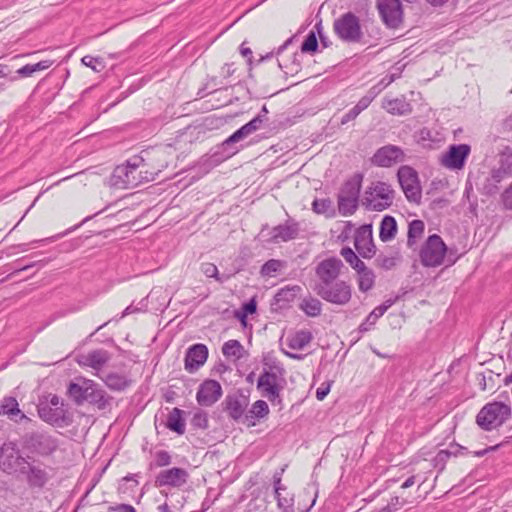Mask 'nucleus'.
Masks as SVG:
<instances>
[{
    "label": "nucleus",
    "mask_w": 512,
    "mask_h": 512,
    "mask_svg": "<svg viewBox=\"0 0 512 512\" xmlns=\"http://www.w3.org/2000/svg\"><path fill=\"white\" fill-rule=\"evenodd\" d=\"M340 254L346 260V262L349 263L350 266L357 272L367 267L350 247H343L340 251Z\"/></svg>",
    "instance_id": "79ce46f5"
},
{
    "label": "nucleus",
    "mask_w": 512,
    "mask_h": 512,
    "mask_svg": "<svg viewBox=\"0 0 512 512\" xmlns=\"http://www.w3.org/2000/svg\"><path fill=\"white\" fill-rule=\"evenodd\" d=\"M397 300L398 297L389 298L385 300L381 305L377 306L379 312H382L384 314L392 305L395 304Z\"/></svg>",
    "instance_id": "e2e57ef3"
},
{
    "label": "nucleus",
    "mask_w": 512,
    "mask_h": 512,
    "mask_svg": "<svg viewBox=\"0 0 512 512\" xmlns=\"http://www.w3.org/2000/svg\"><path fill=\"white\" fill-rule=\"evenodd\" d=\"M208 358V348L204 344H194L185 355V369L193 373L204 365Z\"/></svg>",
    "instance_id": "5701e85b"
},
{
    "label": "nucleus",
    "mask_w": 512,
    "mask_h": 512,
    "mask_svg": "<svg viewBox=\"0 0 512 512\" xmlns=\"http://www.w3.org/2000/svg\"><path fill=\"white\" fill-rule=\"evenodd\" d=\"M285 268V261L270 259L262 265L260 273L263 277L271 278L278 276Z\"/></svg>",
    "instance_id": "c9c22d12"
},
{
    "label": "nucleus",
    "mask_w": 512,
    "mask_h": 512,
    "mask_svg": "<svg viewBox=\"0 0 512 512\" xmlns=\"http://www.w3.org/2000/svg\"><path fill=\"white\" fill-rule=\"evenodd\" d=\"M334 31L346 42H358L362 38L359 18L352 12H347L335 20Z\"/></svg>",
    "instance_id": "9b49d317"
},
{
    "label": "nucleus",
    "mask_w": 512,
    "mask_h": 512,
    "mask_svg": "<svg viewBox=\"0 0 512 512\" xmlns=\"http://www.w3.org/2000/svg\"><path fill=\"white\" fill-rule=\"evenodd\" d=\"M171 456L165 450H160L155 453V465L157 467H165L171 464Z\"/></svg>",
    "instance_id": "603ef678"
},
{
    "label": "nucleus",
    "mask_w": 512,
    "mask_h": 512,
    "mask_svg": "<svg viewBox=\"0 0 512 512\" xmlns=\"http://www.w3.org/2000/svg\"><path fill=\"white\" fill-rule=\"evenodd\" d=\"M377 8L388 27L396 28L402 22L403 11L400 0H377Z\"/></svg>",
    "instance_id": "dca6fc26"
},
{
    "label": "nucleus",
    "mask_w": 512,
    "mask_h": 512,
    "mask_svg": "<svg viewBox=\"0 0 512 512\" xmlns=\"http://www.w3.org/2000/svg\"><path fill=\"white\" fill-rule=\"evenodd\" d=\"M344 264L337 257H329L320 261L315 267V275L318 279L315 286H325L338 280Z\"/></svg>",
    "instance_id": "f8f14e48"
},
{
    "label": "nucleus",
    "mask_w": 512,
    "mask_h": 512,
    "mask_svg": "<svg viewBox=\"0 0 512 512\" xmlns=\"http://www.w3.org/2000/svg\"><path fill=\"white\" fill-rule=\"evenodd\" d=\"M201 271L207 277H213V278L217 279L218 281H220V278L218 276V268L213 263H203L201 265Z\"/></svg>",
    "instance_id": "5fc2aeb1"
},
{
    "label": "nucleus",
    "mask_w": 512,
    "mask_h": 512,
    "mask_svg": "<svg viewBox=\"0 0 512 512\" xmlns=\"http://www.w3.org/2000/svg\"><path fill=\"white\" fill-rule=\"evenodd\" d=\"M19 474L25 477L27 484L32 488H43L50 479L47 469L35 461L26 460Z\"/></svg>",
    "instance_id": "2eb2a0df"
},
{
    "label": "nucleus",
    "mask_w": 512,
    "mask_h": 512,
    "mask_svg": "<svg viewBox=\"0 0 512 512\" xmlns=\"http://www.w3.org/2000/svg\"><path fill=\"white\" fill-rule=\"evenodd\" d=\"M312 210L317 214L332 212V201L328 198L315 199L312 202Z\"/></svg>",
    "instance_id": "49530a36"
},
{
    "label": "nucleus",
    "mask_w": 512,
    "mask_h": 512,
    "mask_svg": "<svg viewBox=\"0 0 512 512\" xmlns=\"http://www.w3.org/2000/svg\"><path fill=\"white\" fill-rule=\"evenodd\" d=\"M314 291L323 300L340 306L348 304L352 298V286L343 280H336L325 286H315Z\"/></svg>",
    "instance_id": "423d86ee"
},
{
    "label": "nucleus",
    "mask_w": 512,
    "mask_h": 512,
    "mask_svg": "<svg viewBox=\"0 0 512 512\" xmlns=\"http://www.w3.org/2000/svg\"><path fill=\"white\" fill-rule=\"evenodd\" d=\"M511 406L503 402L487 403L478 412L476 423L485 430L491 431L503 425L511 416Z\"/></svg>",
    "instance_id": "20e7f679"
},
{
    "label": "nucleus",
    "mask_w": 512,
    "mask_h": 512,
    "mask_svg": "<svg viewBox=\"0 0 512 512\" xmlns=\"http://www.w3.org/2000/svg\"><path fill=\"white\" fill-rule=\"evenodd\" d=\"M17 74L21 77H30L34 74L32 64H26L17 70Z\"/></svg>",
    "instance_id": "680f3d73"
},
{
    "label": "nucleus",
    "mask_w": 512,
    "mask_h": 512,
    "mask_svg": "<svg viewBox=\"0 0 512 512\" xmlns=\"http://www.w3.org/2000/svg\"><path fill=\"white\" fill-rule=\"evenodd\" d=\"M243 346L238 340H228L222 346V353L227 358L239 359L242 356Z\"/></svg>",
    "instance_id": "a19ab883"
},
{
    "label": "nucleus",
    "mask_w": 512,
    "mask_h": 512,
    "mask_svg": "<svg viewBox=\"0 0 512 512\" xmlns=\"http://www.w3.org/2000/svg\"><path fill=\"white\" fill-rule=\"evenodd\" d=\"M361 183L362 175L357 174L347 180L341 187L337 202L338 211L342 216H351L356 212L359 203Z\"/></svg>",
    "instance_id": "39448f33"
},
{
    "label": "nucleus",
    "mask_w": 512,
    "mask_h": 512,
    "mask_svg": "<svg viewBox=\"0 0 512 512\" xmlns=\"http://www.w3.org/2000/svg\"><path fill=\"white\" fill-rule=\"evenodd\" d=\"M38 413L41 419L48 423H57L63 420L66 414L64 404L57 395H50L46 402H40Z\"/></svg>",
    "instance_id": "4468645a"
},
{
    "label": "nucleus",
    "mask_w": 512,
    "mask_h": 512,
    "mask_svg": "<svg viewBox=\"0 0 512 512\" xmlns=\"http://www.w3.org/2000/svg\"><path fill=\"white\" fill-rule=\"evenodd\" d=\"M354 245L363 258H372L375 255L376 248L373 243L372 226L370 224L362 225L356 229Z\"/></svg>",
    "instance_id": "6ab92c4d"
},
{
    "label": "nucleus",
    "mask_w": 512,
    "mask_h": 512,
    "mask_svg": "<svg viewBox=\"0 0 512 512\" xmlns=\"http://www.w3.org/2000/svg\"><path fill=\"white\" fill-rule=\"evenodd\" d=\"M451 456H456V452L448 449L440 450L433 458L434 467L439 471H442L445 468L446 462Z\"/></svg>",
    "instance_id": "c03bdc74"
},
{
    "label": "nucleus",
    "mask_w": 512,
    "mask_h": 512,
    "mask_svg": "<svg viewBox=\"0 0 512 512\" xmlns=\"http://www.w3.org/2000/svg\"><path fill=\"white\" fill-rule=\"evenodd\" d=\"M142 310H143L142 308H138V307L134 306L133 304H131L128 307H126L125 310L122 312L121 318H123L127 315H130V314L142 311Z\"/></svg>",
    "instance_id": "774afa93"
},
{
    "label": "nucleus",
    "mask_w": 512,
    "mask_h": 512,
    "mask_svg": "<svg viewBox=\"0 0 512 512\" xmlns=\"http://www.w3.org/2000/svg\"><path fill=\"white\" fill-rule=\"evenodd\" d=\"M110 509L118 512H136L135 508L129 504H120L116 507H111Z\"/></svg>",
    "instance_id": "0e129e2a"
},
{
    "label": "nucleus",
    "mask_w": 512,
    "mask_h": 512,
    "mask_svg": "<svg viewBox=\"0 0 512 512\" xmlns=\"http://www.w3.org/2000/svg\"><path fill=\"white\" fill-rule=\"evenodd\" d=\"M405 159L404 151L396 145H386L379 148L372 157L373 164L379 167H391Z\"/></svg>",
    "instance_id": "a211bd4d"
},
{
    "label": "nucleus",
    "mask_w": 512,
    "mask_h": 512,
    "mask_svg": "<svg viewBox=\"0 0 512 512\" xmlns=\"http://www.w3.org/2000/svg\"><path fill=\"white\" fill-rule=\"evenodd\" d=\"M394 81V77L391 75V76H387L385 77L384 79L381 80V82L372 87L369 92L363 96L358 102L357 104L354 106L358 111L362 112L363 110H365L366 108H368V106L371 104V102L373 101V99L376 97V95L381 91L382 88L386 87L387 85H389L390 83H392Z\"/></svg>",
    "instance_id": "c85d7f7f"
},
{
    "label": "nucleus",
    "mask_w": 512,
    "mask_h": 512,
    "mask_svg": "<svg viewBox=\"0 0 512 512\" xmlns=\"http://www.w3.org/2000/svg\"><path fill=\"white\" fill-rule=\"evenodd\" d=\"M499 171H501L506 176H510L512 174V147L506 146L501 153L499 154L498 161Z\"/></svg>",
    "instance_id": "4c0bfd02"
},
{
    "label": "nucleus",
    "mask_w": 512,
    "mask_h": 512,
    "mask_svg": "<svg viewBox=\"0 0 512 512\" xmlns=\"http://www.w3.org/2000/svg\"><path fill=\"white\" fill-rule=\"evenodd\" d=\"M287 385L286 370L274 353H266L262 358V371L258 376V391L273 406L282 408L281 393Z\"/></svg>",
    "instance_id": "f257e3e1"
},
{
    "label": "nucleus",
    "mask_w": 512,
    "mask_h": 512,
    "mask_svg": "<svg viewBox=\"0 0 512 512\" xmlns=\"http://www.w3.org/2000/svg\"><path fill=\"white\" fill-rule=\"evenodd\" d=\"M394 198L395 191L390 184L374 181L365 190L362 204L367 210L383 211L393 204Z\"/></svg>",
    "instance_id": "f03ea898"
},
{
    "label": "nucleus",
    "mask_w": 512,
    "mask_h": 512,
    "mask_svg": "<svg viewBox=\"0 0 512 512\" xmlns=\"http://www.w3.org/2000/svg\"><path fill=\"white\" fill-rule=\"evenodd\" d=\"M81 62L95 72H101L105 68V63L100 57L86 55L81 59Z\"/></svg>",
    "instance_id": "de8ad7c7"
},
{
    "label": "nucleus",
    "mask_w": 512,
    "mask_h": 512,
    "mask_svg": "<svg viewBox=\"0 0 512 512\" xmlns=\"http://www.w3.org/2000/svg\"><path fill=\"white\" fill-rule=\"evenodd\" d=\"M26 460L16 442L6 441L0 446V470L4 473L19 474Z\"/></svg>",
    "instance_id": "0eeeda50"
},
{
    "label": "nucleus",
    "mask_w": 512,
    "mask_h": 512,
    "mask_svg": "<svg viewBox=\"0 0 512 512\" xmlns=\"http://www.w3.org/2000/svg\"><path fill=\"white\" fill-rule=\"evenodd\" d=\"M189 473L184 468L172 467L162 470L155 478L156 487L180 488L188 481Z\"/></svg>",
    "instance_id": "f3484780"
},
{
    "label": "nucleus",
    "mask_w": 512,
    "mask_h": 512,
    "mask_svg": "<svg viewBox=\"0 0 512 512\" xmlns=\"http://www.w3.org/2000/svg\"><path fill=\"white\" fill-rule=\"evenodd\" d=\"M361 112L358 111L355 107L350 109L341 119V124H346L352 120H354Z\"/></svg>",
    "instance_id": "13d9d810"
},
{
    "label": "nucleus",
    "mask_w": 512,
    "mask_h": 512,
    "mask_svg": "<svg viewBox=\"0 0 512 512\" xmlns=\"http://www.w3.org/2000/svg\"><path fill=\"white\" fill-rule=\"evenodd\" d=\"M222 395V388L216 380L204 381L196 395V399L201 406L213 405Z\"/></svg>",
    "instance_id": "412c9836"
},
{
    "label": "nucleus",
    "mask_w": 512,
    "mask_h": 512,
    "mask_svg": "<svg viewBox=\"0 0 512 512\" xmlns=\"http://www.w3.org/2000/svg\"><path fill=\"white\" fill-rule=\"evenodd\" d=\"M397 232V223L394 217L386 215L380 223L379 237L381 241L388 242L394 239Z\"/></svg>",
    "instance_id": "72a5a7b5"
},
{
    "label": "nucleus",
    "mask_w": 512,
    "mask_h": 512,
    "mask_svg": "<svg viewBox=\"0 0 512 512\" xmlns=\"http://www.w3.org/2000/svg\"><path fill=\"white\" fill-rule=\"evenodd\" d=\"M470 154V146L467 144L452 145L448 151L443 154L441 163L443 166L453 170H459L464 167L465 161Z\"/></svg>",
    "instance_id": "aec40b11"
},
{
    "label": "nucleus",
    "mask_w": 512,
    "mask_h": 512,
    "mask_svg": "<svg viewBox=\"0 0 512 512\" xmlns=\"http://www.w3.org/2000/svg\"><path fill=\"white\" fill-rule=\"evenodd\" d=\"M507 176L503 174L498 169L494 168L491 170L490 174L485 178L482 184V193L488 196L494 195L499 190V184L506 178Z\"/></svg>",
    "instance_id": "cd10ccee"
},
{
    "label": "nucleus",
    "mask_w": 512,
    "mask_h": 512,
    "mask_svg": "<svg viewBox=\"0 0 512 512\" xmlns=\"http://www.w3.org/2000/svg\"><path fill=\"white\" fill-rule=\"evenodd\" d=\"M283 469L273 475L274 490L273 499L277 501L276 505L281 512H294L293 498L286 492V487L281 484Z\"/></svg>",
    "instance_id": "4be33fe9"
},
{
    "label": "nucleus",
    "mask_w": 512,
    "mask_h": 512,
    "mask_svg": "<svg viewBox=\"0 0 512 512\" xmlns=\"http://www.w3.org/2000/svg\"><path fill=\"white\" fill-rule=\"evenodd\" d=\"M329 391H330V386H329V385H328V386H326V387H323V386L319 387V388L316 390V398H317L318 400H320V401H321V400H323V399L327 396V394L329 393Z\"/></svg>",
    "instance_id": "338daca9"
},
{
    "label": "nucleus",
    "mask_w": 512,
    "mask_h": 512,
    "mask_svg": "<svg viewBox=\"0 0 512 512\" xmlns=\"http://www.w3.org/2000/svg\"><path fill=\"white\" fill-rule=\"evenodd\" d=\"M299 233V224L294 220H287L272 229L270 240L279 243L293 240Z\"/></svg>",
    "instance_id": "a878e982"
},
{
    "label": "nucleus",
    "mask_w": 512,
    "mask_h": 512,
    "mask_svg": "<svg viewBox=\"0 0 512 512\" xmlns=\"http://www.w3.org/2000/svg\"><path fill=\"white\" fill-rule=\"evenodd\" d=\"M299 308L309 317H317L322 312V303L313 296H306L302 299Z\"/></svg>",
    "instance_id": "f704fd0d"
},
{
    "label": "nucleus",
    "mask_w": 512,
    "mask_h": 512,
    "mask_svg": "<svg viewBox=\"0 0 512 512\" xmlns=\"http://www.w3.org/2000/svg\"><path fill=\"white\" fill-rule=\"evenodd\" d=\"M24 446L40 456H50L59 447L58 439L46 432H31L23 437Z\"/></svg>",
    "instance_id": "6e6552de"
},
{
    "label": "nucleus",
    "mask_w": 512,
    "mask_h": 512,
    "mask_svg": "<svg viewBox=\"0 0 512 512\" xmlns=\"http://www.w3.org/2000/svg\"><path fill=\"white\" fill-rule=\"evenodd\" d=\"M447 247L440 236L428 237L420 251L421 263L426 267H436L444 262Z\"/></svg>",
    "instance_id": "1a4fd4ad"
},
{
    "label": "nucleus",
    "mask_w": 512,
    "mask_h": 512,
    "mask_svg": "<svg viewBox=\"0 0 512 512\" xmlns=\"http://www.w3.org/2000/svg\"><path fill=\"white\" fill-rule=\"evenodd\" d=\"M313 339L309 330H299L287 338V346L293 350L304 349Z\"/></svg>",
    "instance_id": "c756f323"
},
{
    "label": "nucleus",
    "mask_w": 512,
    "mask_h": 512,
    "mask_svg": "<svg viewBox=\"0 0 512 512\" xmlns=\"http://www.w3.org/2000/svg\"><path fill=\"white\" fill-rule=\"evenodd\" d=\"M358 274V288L361 292L371 290L375 284V274L368 267L363 268L357 272Z\"/></svg>",
    "instance_id": "e433bc0d"
},
{
    "label": "nucleus",
    "mask_w": 512,
    "mask_h": 512,
    "mask_svg": "<svg viewBox=\"0 0 512 512\" xmlns=\"http://www.w3.org/2000/svg\"><path fill=\"white\" fill-rule=\"evenodd\" d=\"M244 409L245 405L240 399L230 397L227 399V410L232 418H240L244 412Z\"/></svg>",
    "instance_id": "37998d69"
},
{
    "label": "nucleus",
    "mask_w": 512,
    "mask_h": 512,
    "mask_svg": "<svg viewBox=\"0 0 512 512\" xmlns=\"http://www.w3.org/2000/svg\"><path fill=\"white\" fill-rule=\"evenodd\" d=\"M317 47H318V42H317L316 35L313 31H311L307 35L304 42L302 43L301 51L302 52H314V51H316Z\"/></svg>",
    "instance_id": "3c124183"
},
{
    "label": "nucleus",
    "mask_w": 512,
    "mask_h": 512,
    "mask_svg": "<svg viewBox=\"0 0 512 512\" xmlns=\"http://www.w3.org/2000/svg\"><path fill=\"white\" fill-rule=\"evenodd\" d=\"M424 222L422 220H413L409 223L408 226V246H413L416 241L421 238L424 233Z\"/></svg>",
    "instance_id": "ea45409f"
},
{
    "label": "nucleus",
    "mask_w": 512,
    "mask_h": 512,
    "mask_svg": "<svg viewBox=\"0 0 512 512\" xmlns=\"http://www.w3.org/2000/svg\"><path fill=\"white\" fill-rule=\"evenodd\" d=\"M87 401L97 405L100 409L105 408L108 403L105 391L101 389L94 381L93 386L90 388L89 399Z\"/></svg>",
    "instance_id": "58836bf2"
},
{
    "label": "nucleus",
    "mask_w": 512,
    "mask_h": 512,
    "mask_svg": "<svg viewBox=\"0 0 512 512\" xmlns=\"http://www.w3.org/2000/svg\"><path fill=\"white\" fill-rule=\"evenodd\" d=\"M399 185L409 202L419 203L422 198L418 173L410 166H401L397 172Z\"/></svg>",
    "instance_id": "9d476101"
},
{
    "label": "nucleus",
    "mask_w": 512,
    "mask_h": 512,
    "mask_svg": "<svg viewBox=\"0 0 512 512\" xmlns=\"http://www.w3.org/2000/svg\"><path fill=\"white\" fill-rule=\"evenodd\" d=\"M99 378H101L107 387L111 390H124L130 384V380L126 375L116 372L101 375Z\"/></svg>",
    "instance_id": "2f4dec72"
},
{
    "label": "nucleus",
    "mask_w": 512,
    "mask_h": 512,
    "mask_svg": "<svg viewBox=\"0 0 512 512\" xmlns=\"http://www.w3.org/2000/svg\"><path fill=\"white\" fill-rule=\"evenodd\" d=\"M143 159L134 157L126 162L125 165L117 166L113 177L121 181L126 188L135 187L140 183V171H138Z\"/></svg>",
    "instance_id": "ddd939ff"
},
{
    "label": "nucleus",
    "mask_w": 512,
    "mask_h": 512,
    "mask_svg": "<svg viewBox=\"0 0 512 512\" xmlns=\"http://www.w3.org/2000/svg\"><path fill=\"white\" fill-rule=\"evenodd\" d=\"M354 225L351 221L343 222V229L341 230L340 238L344 241L349 238L350 233L352 232Z\"/></svg>",
    "instance_id": "4d7b16f0"
},
{
    "label": "nucleus",
    "mask_w": 512,
    "mask_h": 512,
    "mask_svg": "<svg viewBox=\"0 0 512 512\" xmlns=\"http://www.w3.org/2000/svg\"><path fill=\"white\" fill-rule=\"evenodd\" d=\"M382 312H379L378 308H374L373 311L366 317L364 322H362L359 326V332L364 333L369 331L377 322V320L383 316Z\"/></svg>",
    "instance_id": "a18cd8bd"
},
{
    "label": "nucleus",
    "mask_w": 512,
    "mask_h": 512,
    "mask_svg": "<svg viewBox=\"0 0 512 512\" xmlns=\"http://www.w3.org/2000/svg\"><path fill=\"white\" fill-rule=\"evenodd\" d=\"M110 360V354L103 349L90 351L86 355H82L77 360L78 364L83 367H90L96 371L95 375L100 377L101 369Z\"/></svg>",
    "instance_id": "b1692460"
},
{
    "label": "nucleus",
    "mask_w": 512,
    "mask_h": 512,
    "mask_svg": "<svg viewBox=\"0 0 512 512\" xmlns=\"http://www.w3.org/2000/svg\"><path fill=\"white\" fill-rule=\"evenodd\" d=\"M166 427L179 435L185 433V420L183 411L179 408H173L167 417Z\"/></svg>",
    "instance_id": "473e14b6"
},
{
    "label": "nucleus",
    "mask_w": 512,
    "mask_h": 512,
    "mask_svg": "<svg viewBox=\"0 0 512 512\" xmlns=\"http://www.w3.org/2000/svg\"><path fill=\"white\" fill-rule=\"evenodd\" d=\"M0 415L8 416L12 420H16V417L19 416L20 419L26 418L25 414H23L19 409V404L14 397H4L0 402Z\"/></svg>",
    "instance_id": "7c9ffc66"
},
{
    "label": "nucleus",
    "mask_w": 512,
    "mask_h": 512,
    "mask_svg": "<svg viewBox=\"0 0 512 512\" xmlns=\"http://www.w3.org/2000/svg\"><path fill=\"white\" fill-rule=\"evenodd\" d=\"M269 414V406L266 401L258 399V419L264 418Z\"/></svg>",
    "instance_id": "bf43d9fd"
},
{
    "label": "nucleus",
    "mask_w": 512,
    "mask_h": 512,
    "mask_svg": "<svg viewBox=\"0 0 512 512\" xmlns=\"http://www.w3.org/2000/svg\"><path fill=\"white\" fill-rule=\"evenodd\" d=\"M300 291V287L293 286V287H286L281 289L276 295L275 299L277 302H289L293 300L297 294V292Z\"/></svg>",
    "instance_id": "09e8293b"
},
{
    "label": "nucleus",
    "mask_w": 512,
    "mask_h": 512,
    "mask_svg": "<svg viewBox=\"0 0 512 512\" xmlns=\"http://www.w3.org/2000/svg\"><path fill=\"white\" fill-rule=\"evenodd\" d=\"M382 108L391 115H406L412 111V106L406 101L404 96L397 98H384L382 101Z\"/></svg>",
    "instance_id": "bb28decb"
},
{
    "label": "nucleus",
    "mask_w": 512,
    "mask_h": 512,
    "mask_svg": "<svg viewBox=\"0 0 512 512\" xmlns=\"http://www.w3.org/2000/svg\"><path fill=\"white\" fill-rule=\"evenodd\" d=\"M245 314L246 313H254L256 312V297L253 296L249 300V302L244 306Z\"/></svg>",
    "instance_id": "69168bd1"
},
{
    "label": "nucleus",
    "mask_w": 512,
    "mask_h": 512,
    "mask_svg": "<svg viewBox=\"0 0 512 512\" xmlns=\"http://www.w3.org/2000/svg\"><path fill=\"white\" fill-rule=\"evenodd\" d=\"M431 140H432V134L428 128H422L418 132V142H421L423 145H425L427 141H431Z\"/></svg>",
    "instance_id": "6e6d98bb"
},
{
    "label": "nucleus",
    "mask_w": 512,
    "mask_h": 512,
    "mask_svg": "<svg viewBox=\"0 0 512 512\" xmlns=\"http://www.w3.org/2000/svg\"><path fill=\"white\" fill-rule=\"evenodd\" d=\"M278 66L281 68L286 74H294L297 73L300 69V61L298 59V54L295 53L290 63H286L284 61H278Z\"/></svg>",
    "instance_id": "8fccbe9b"
},
{
    "label": "nucleus",
    "mask_w": 512,
    "mask_h": 512,
    "mask_svg": "<svg viewBox=\"0 0 512 512\" xmlns=\"http://www.w3.org/2000/svg\"><path fill=\"white\" fill-rule=\"evenodd\" d=\"M52 64H53V62L51 60H43V61H40L38 63L32 64L33 72L35 73V72H38V71L46 70Z\"/></svg>",
    "instance_id": "052dcab7"
},
{
    "label": "nucleus",
    "mask_w": 512,
    "mask_h": 512,
    "mask_svg": "<svg viewBox=\"0 0 512 512\" xmlns=\"http://www.w3.org/2000/svg\"><path fill=\"white\" fill-rule=\"evenodd\" d=\"M93 386V380L86 378H77L76 381L68 385L67 393L69 397L77 404L81 405L89 399V391Z\"/></svg>",
    "instance_id": "393cba45"
},
{
    "label": "nucleus",
    "mask_w": 512,
    "mask_h": 512,
    "mask_svg": "<svg viewBox=\"0 0 512 512\" xmlns=\"http://www.w3.org/2000/svg\"><path fill=\"white\" fill-rule=\"evenodd\" d=\"M501 201L505 209L512 210V182L501 194Z\"/></svg>",
    "instance_id": "864d4df0"
},
{
    "label": "nucleus",
    "mask_w": 512,
    "mask_h": 512,
    "mask_svg": "<svg viewBox=\"0 0 512 512\" xmlns=\"http://www.w3.org/2000/svg\"><path fill=\"white\" fill-rule=\"evenodd\" d=\"M256 131V117L251 119L248 123L243 125L237 131H235L231 136H229L226 140H224L221 144L217 145L211 153V159L214 163H221L232 156H234L238 151L239 147L236 146L237 143L246 139L249 135Z\"/></svg>",
    "instance_id": "7ed1b4c3"
}]
</instances>
